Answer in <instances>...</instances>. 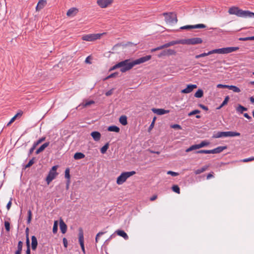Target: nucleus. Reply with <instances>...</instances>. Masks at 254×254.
Listing matches in <instances>:
<instances>
[{"label": "nucleus", "mask_w": 254, "mask_h": 254, "mask_svg": "<svg viewBox=\"0 0 254 254\" xmlns=\"http://www.w3.org/2000/svg\"><path fill=\"white\" fill-rule=\"evenodd\" d=\"M172 190L178 193V194H180V188L178 187V186L177 185H174L173 187H172Z\"/></svg>", "instance_id": "42"}, {"label": "nucleus", "mask_w": 254, "mask_h": 254, "mask_svg": "<svg viewBox=\"0 0 254 254\" xmlns=\"http://www.w3.org/2000/svg\"><path fill=\"white\" fill-rule=\"evenodd\" d=\"M57 175L58 173L56 172L50 171L46 178V181L47 182V184H49L50 183L52 182L56 178Z\"/></svg>", "instance_id": "14"}, {"label": "nucleus", "mask_w": 254, "mask_h": 254, "mask_svg": "<svg viewBox=\"0 0 254 254\" xmlns=\"http://www.w3.org/2000/svg\"><path fill=\"white\" fill-rule=\"evenodd\" d=\"M167 174L171 175V176H174V177L179 175V173H178L177 172H173L171 171H168Z\"/></svg>", "instance_id": "53"}, {"label": "nucleus", "mask_w": 254, "mask_h": 254, "mask_svg": "<svg viewBox=\"0 0 254 254\" xmlns=\"http://www.w3.org/2000/svg\"><path fill=\"white\" fill-rule=\"evenodd\" d=\"M171 127L174 129H181L182 127L178 124H174L171 126Z\"/></svg>", "instance_id": "49"}, {"label": "nucleus", "mask_w": 254, "mask_h": 254, "mask_svg": "<svg viewBox=\"0 0 254 254\" xmlns=\"http://www.w3.org/2000/svg\"><path fill=\"white\" fill-rule=\"evenodd\" d=\"M119 65L120 71L123 73L129 70L134 66L133 61L130 59L119 62Z\"/></svg>", "instance_id": "3"}, {"label": "nucleus", "mask_w": 254, "mask_h": 254, "mask_svg": "<svg viewBox=\"0 0 254 254\" xmlns=\"http://www.w3.org/2000/svg\"><path fill=\"white\" fill-rule=\"evenodd\" d=\"M113 0H97V3L101 8L107 7L111 4Z\"/></svg>", "instance_id": "13"}, {"label": "nucleus", "mask_w": 254, "mask_h": 254, "mask_svg": "<svg viewBox=\"0 0 254 254\" xmlns=\"http://www.w3.org/2000/svg\"><path fill=\"white\" fill-rule=\"evenodd\" d=\"M199 106L204 110L207 111L208 110V107L203 104H199Z\"/></svg>", "instance_id": "62"}, {"label": "nucleus", "mask_w": 254, "mask_h": 254, "mask_svg": "<svg viewBox=\"0 0 254 254\" xmlns=\"http://www.w3.org/2000/svg\"><path fill=\"white\" fill-rule=\"evenodd\" d=\"M119 73L117 72L113 73L111 74H110L109 76H108L105 79H108L111 78H113L116 77L118 75Z\"/></svg>", "instance_id": "45"}, {"label": "nucleus", "mask_w": 254, "mask_h": 254, "mask_svg": "<svg viewBox=\"0 0 254 254\" xmlns=\"http://www.w3.org/2000/svg\"><path fill=\"white\" fill-rule=\"evenodd\" d=\"M254 160V157H249L248 158L244 159L242 160L243 162H248Z\"/></svg>", "instance_id": "51"}, {"label": "nucleus", "mask_w": 254, "mask_h": 254, "mask_svg": "<svg viewBox=\"0 0 254 254\" xmlns=\"http://www.w3.org/2000/svg\"><path fill=\"white\" fill-rule=\"evenodd\" d=\"M94 103L95 102H94V101L90 100V101H87V102H85L84 105V106L87 107V106H89L90 105L94 104Z\"/></svg>", "instance_id": "55"}, {"label": "nucleus", "mask_w": 254, "mask_h": 254, "mask_svg": "<svg viewBox=\"0 0 254 254\" xmlns=\"http://www.w3.org/2000/svg\"><path fill=\"white\" fill-rule=\"evenodd\" d=\"M239 40L240 41H249V40H250V37H245V38H239Z\"/></svg>", "instance_id": "63"}, {"label": "nucleus", "mask_w": 254, "mask_h": 254, "mask_svg": "<svg viewBox=\"0 0 254 254\" xmlns=\"http://www.w3.org/2000/svg\"><path fill=\"white\" fill-rule=\"evenodd\" d=\"M203 95V91L202 89H199L194 94V96L196 98H201Z\"/></svg>", "instance_id": "32"}, {"label": "nucleus", "mask_w": 254, "mask_h": 254, "mask_svg": "<svg viewBox=\"0 0 254 254\" xmlns=\"http://www.w3.org/2000/svg\"><path fill=\"white\" fill-rule=\"evenodd\" d=\"M237 111L240 113H243L244 111H247V108L243 107V106L239 105L236 109Z\"/></svg>", "instance_id": "36"}, {"label": "nucleus", "mask_w": 254, "mask_h": 254, "mask_svg": "<svg viewBox=\"0 0 254 254\" xmlns=\"http://www.w3.org/2000/svg\"><path fill=\"white\" fill-rule=\"evenodd\" d=\"M49 142L44 143L36 151V154H38L40 152H42L46 147L49 145Z\"/></svg>", "instance_id": "23"}, {"label": "nucleus", "mask_w": 254, "mask_h": 254, "mask_svg": "<svg viewBox=\"0 0 254 254\" xmlns=\"http://www.w3.org/2000/svg\"><path fill=\"white\" fill-rule=\"evenodd\" d=\"M241 134L239 132L235 131H225V137L239 136Z\"/></svg>", "instance_id": "19"}, {"label": "nucleus", "mask_w": 254, "mask_h": 254, "mask_svg": "<svg viewBox=\"0 0 254 254\" xmlns=\"http://www.w3.org/2000/svg\"><path fill=\"white\" fill-rule=\"evenodd\" d=\"M4 227L6 230L8 232L10 230V223L8 221L4 222Z\"/></svg>", "instance_id": "48"}, {"label": "nucleus", "mask_w": 254, "mask_h": 254, "mask_svg": "<svg viewBox=\"0 0 254 254\" xmlns=\"http://www.w3.org/2000/svg\"><path fill=\"white\" fill-rule=\"evenodd\" d=\"M103 34H91L83 35L82 37L83 40L86 41H93L100 39Z\"/></svg>", "instance_id": "7"}, {"label": "nucleus", "mask_w": 254, "mask_h": 254, "mask_svg": "<svg viewBox=\"0 0 254 254\" xmlns=\"http://www.w3.org/2000/svg\"><path fill=\"white\" fill-rule=\"evenodd\" d=\"M196 88L197 85L195 84H188L186 88L181 90V92L184 94L190 93Z\"/></svg>", "instance_id": "12"}, {"label": "nucleus", "mask_w": 254, "mask_h": 254, "mask_svg": "<svg viewBox=\"0 0 254 254\" xmlns=\"http://www.w3.org/2000/svg\"><path fill=\"white\" fill-rule=\"evenodd\" d=\"M135 174H136V172L134 171H130V172H125L122 173L117 178V184L119 185L123 184L124 182H126V181L127 180V178L133 176V175H134Z\"/></svg>", "instance_id": "4"}, {"label": "nucleus", "mask_w": 254, "mask_h": 254, "mask_svg": "<svg viewBox=\"0 0 254 254\" xmlns=\"http://www.w3.org/2000/svg\"><path fill=\"white\" fill-rule=\"evenodd\" d=\"M225 137V131H218L214 133L212 137L214 138L224 137Z\"/></svg>", "instance_id": "26"}, {"label": "nucleus", "mask_w": 254, "mask_h": 254, "mask_svg": "<svg viewBox=\"0 0 254 254\" xmlns=\"http://www.w3.org/2000/svg\"><path fill=\"white\" fill-rule=\"evenodd\" d=\"M239 47H226L220 49H217L212 50L211 51H209L207 53H203L199 55H196L195 56V58L196 59H198L200 58L204 57L207 56H209L213 54H226L232 53L233 52L236 51L239 49Z\"/></svg>", "instance_id": "1"}, {"label": "nucleus", "mask_w": 254, "mask_h": 254, "mask_svg": "<svg viewBox=\"0 0 254 254\" xmlns=\"http://www.w3.org/2000/svg\"><path fill=\"white\" fill-rule=\"evenodd\" d=\"M22 115V113H17L14 117H13L11 120H10V121L7 123V126H10L13 122H14V121L16 120V118L18 116H21Z\"/></svg>", "instance_id": "31"}, {"label": "nucleus", "mask_w": 254, "mask_h": 254, "mask_svg": "<svg viewBox=\"0 0 254 254\" xmlns=\"http://www.w3.org/2000/svg\"><path fill=\"white\" fill-rule=\"evenodd\" d=\"M164 48H165V47H164V45H163L157 47V48L152 49L151 50V52H153L156 51L160 50Z\"/></svg>", "instance_id": "43"}, {"label": "nucleus", "mask_w": 254, "mask_h": 254, "mask_svg": "<svg viewBox=\"0 0 254 254\" xmlns=\"http://www.w3.org/2000/svg\"><path fill=\"white\" fill-rule=\"evenodd\" d=\"M196 154H207V150H200L195 152Z\"/></svg>", "instance_id": "52"}, {"label": "nucleus", "mask_w": 254, "mask_h": 254, "mask_svg": "<svg viewBox=\"0 0 254 254\" xmlns=\"http://www.w3.org/2000/svg\"><path fill=\"white\" fill-rule=\"evenodd\" d=\"M23 243L22 241H19L17 245V250L16 252H21L22 250Z\"/></svg>", "instance_id": "39"}, {"label": "nucleus", "mask_w": 254, "mask_h": 254, "mask_svg": "<svg viewBox=\"0 0 254 254\" xmlns=\"http://www.w3.org/2000/svg\"><path fill=\"white\" fill-rule=\"evenodd\" d=\"M228 89H229V90H232L234 92H236V93H239L241 91L239 88H238L237 86H234V85H228Z\"/></svg>", "instance_id": "33"}, {"label": "nucleus", "mask_w": 254, "mask_h": 254, "mask_svg": "<svg viewBox=\"0 0 254 254\" xmlns=\"http://www.w3.org/2000/svg\"><path fill=\"white\" fill-rule=\"evenodd\" d=\"M58 221H55L54 222V226H53V233L56 234V233H57V231H58Z\"/></svg>", "instance_id": "40"}, {"label": "nucleus", "mask_w": 254, "mask_h": 254, "mask_svg": "<svg viewBox=\"0 0 254 254\" xmlns=\"http://www.w3.org/2000/svg\"><path fill=\"white\" fill-rule=\"evenodd\" d=\"M78 10L76 8H71L67 12L66 15L68 16H73L77 13Z\"/></svg>", "instance_id": "24"}, {"label": "nucleus", "mask_w": 254, "mask_h": 254, "mask_svg": "<svg viewBox=\"0 0 254 254\" xmlns=\"http://www.w3.org/2000/svg\"><path fill=\"white\" fill-rule=\"evenodd\" d=\"M202 43V40L200 38H192L186 39H182V44L185 45H196Z\"/></svg>", "instance_id": "6"}, {"label": "nucleus", "mask_w": 254, "mask_h": 254, "mask_svg": "<svg viewBox=\"0 0 254 254\" xmlns=\"http://www.w3.org/2000/svg\"><path fill=\"white\" fill-rule=\"evenodd\" d=\"M152 111L153 113L157 114L159 115H162L166 114H167L169 112V110H166L163 109H155L153 108L152 109Z\"/></svg>", "instance_id": "15"}, {"label": "nucleus", "mask_w": 254, "mask_h": 254, "mask_svg": "<svg viewBox=\"0 0 254 254\" xmlns=\"http://www.w3.org/2000/svg\"><path fill=\"white\" fill-rule=\"evenodd\" d=\"M229 97L228 96H227L225 99L223 101V102L221 104V106H224L225 105H226L229 100Z\"/></svg>", "instance_id": "50"}, {"label": "nucleus", "mask_w": 254, "mask_h": 254, "mask_svg": "<svg viewBox=\"0 0 254 254\" xmlns=\"http://www.w3.org/2000/svg\"><path fill=\"white\" fill-rule=\"evenodd\" d=\"M117 68H119V63H118L115 65L111 67L110 69H109V71H112Z\"/></svg>", "instance_id": "56"}, {"label": "nucleus", "mask_w": 254, "mask_h": 254, "mask_svg": "<svg viewBox=\"0 0 254 254\" xmlns=\"http://www.w3.org/2000/svg\"><path fill=\"white\" fill-rule=\"evenodd\" d=\"M228 13L230 14L236 15L238 17L244 18L254 17V13L249 10H243L236 6L229 8Z\"/></svg>", "instance_id": "2"}, {"label": "nucleus", "mask_w": 254, "mask_h": 254, "mask_svg": "<svg viewBox=\"0 0 254 254\" xmlns=\"http://www.w3.org/2000/svg\"><path fill=\"white\" fill-rule=\"evenodd\" d=\"M60 228L63 234L66 233L67 231V226L62 219H61L60 221Z\"/></svg>", "instance_id": "16"}, {"label": "nucleus", "mask_w": 254, "mask_h": 254, "mask_svg": "<svg viewBox=\"0 0 254 254\" xmlns=\"http://www.w3.org/2000/svg\"><path fill=\"white\" fill-rule=\"evenodd\" d=\"M227 148L226 146H218L214 148L215 154L219 153Z\"/></svg>", "instance_id": "30"}, {"label": "nucleus", "mask_w": 254, "mask_h": 254, "mask_svg": "<svg viewBox=\"0 0 254 254\" xmlns=\"http://www.w3.org/2000/svg\"><path fill=\"white\" fill-rule=\"evenodd\" d=\"M217 87L218 88H228V85H224L221 84H219L217 85Z\"/></svg>", "instance_id": "54"}, {"label": "nucleus", "mask_w": 254, "mask_h": 254, "mask_svg": "<svg viewBox=\"0 0 254 254\" xmlns=\"http://www.w3.org/2000/svg\"><path fill=\"white\" fill-rule=\"evenodd\" d=\"M63 244L64 247L66 248L67 247L68 243L66 239L65 238H63Z\"/></svg>", "instance_id": "60"}, {"label": "nucleus", "mask_w": 254, "mask_h": 254, "mask_svg": "<svg viewBox=\"0 0 254 254\" xmlns=\"http://www.w3.org/2000/svg\"><path fill=\"white\" fill-rule=\"evenodd\" d=\"M31 219H32V212H31V210L29 209L28 211V217H27V222L28 224L30 223Z\"/></svg>", "instance_id": "41"}, {"label": "nucleus", "mask_w": 254, "mask_h": 254, "mask_svg": "<svg viewBox=\"0 0 254 254\" xmlns=\"http://www.w3.org/2000/svg\"><path fill=\"white\" fill-rule=\"evenodd\" d=\"M78 239H79V242L81 248L82 249V251L85 254V250L84 245L83 232L82 229H81V228L79 229Z\"/></svg>", "instance_id": "10"}, {"label": "nucleus", "mask_w": 254, "mask_h": 254, "mask_svg": "<svg viewBox=\"0 0 254 254\" xmlns=\"http://www.w3.org/2000/svg\"><path fill=\"white\" fill-rule=\"evenodd\" d=\"M113 90H114V89L113 88V89L108 91L107 92H106L105 93L106 96H109L113 94Z\"/></svg>", "instance_id": "59"}, {"label": "nucleus", "mask_w": 254, "mask_h": 254, "mask_svg": "<svg viewBox=\"0 0 254 254\" xmlns=\"http://www.w3.org/2000/svg\"><path fill=\"white\" fill-rule=\"evenodd\" d=\"M176 52L173 49H167L162 51L158 55V58H162L165 56H170L171 55H175Z\"/></svg>", "instance_id": "8"}, {"label": "nucleus", "mask_w": 254, "mask_h": 254, "mask_svg": "<svg viewBox=\"0 0 254 254\" xmlns=\"http://www.w3.org/2000/svg\"><path fill=\"white\" fill-rule=\"evenodd\" d=\"M199 149V147H198V144H194V145H192L190 146L189 148L187 149L186 151L187 152H190V151H191L192 150H196V149Z\"/></svg>", "instance_id": "34"}, {"label": "nucleus", "mask_w": 254, "mask_h": 254, "mask_svg": "<svg viewBox=\"0 0 254 254\" xmlns=\"http://www.w3.org/2000/svg\"><path fill=\"white\" fill-rule=\"evenodd\" d=\"M12 198H10L9 202L7 203V204L6 205V208L8 210H9L11 207V204H12Z\"/></svg>", "instance_id": "57"}, {"label": "nucleus", "mask_w": 254, "mask_h": 254, "mask_svg": "<svg viewBox=\"0 0 254 254\" xmlns=\"http://www.w3.org/2000/svg\"><path fill=\"white\" fill-rule=\"evenodd\" d=\"M206 26L203 24H198L194 25H186L180 28L182 30H189L195 28H205Z\"/></svg>", "instance_id": "9"}, {"label": "nucleus", "mask_w": 254, "mask_h": 254, "mask_svg": "<svg viewBox=\"0 0 254 254\" xmlns=\"http://www.w3.org/2000/svg\"><path fill=\"white\" fill-rule=\"evenodd\" d=\"M151 58V56L150 55H147L144 57H141L138 59H136L135 60L133 61L134 63V65L136 64H139L141 63H143L144 62H146L149 60H150Z\"/></svg>", "instance_id": "11"}, {"label": "nucleus", "mask_w": 254, "mask_h": 254, "mask_svg": "<svg viewBox=\"0 0 254 254\" xmlns=\"http://www.w3.org/2000/svg\"><path fill=\"white\" fill-rule=\"evenodd\" d=\"M115 233L118 235L119 236L123 237L125 240H128V236L127 235V234L123 230H117L116 231Z\"/></svg>", "instance_id": "18"}, {"label": "nucleus", "mask_w": 254, "mask_h": 254, "mask_svg": "<svg viewBox=\"0 0 254 254\" xmlns=\"http://www.w3.org/2000/svg\"><path fill=\"white\" fill-rule=\"evenodd\" d=\"M155 119H156V118L155 117L154 118V119L153 120V121L152 122L151 125L149 126V129H151L154 127V122H155Z\"/></svg>", "instance_id": "64"}, {"label": "nucleus", "mask_w": 254, "mask_h": 254, "mask_svg": "<svg viewBox=\"0 0 254 254\" xmlns=\"http://www.w3.org/2000/svg\"><path fill=\"white\" fill-rule=\"evenodd\" d=\"M36 147L34 144H33L32 147L29 150V153H28V155L29 156H30L33 153V152L34 151V150H35Z\"/></svg>", "instance_id": "58"}, {"label": "nucleus", "mask_w": 254, "mask_h": 254, "mask_svg": "<svg viewBox=\"0 0 254 254\" xmlns=\"http://www.w3.org/2000/svg\"><path fill=\"white\" fill-rule=\"evenodd\" d=\"M209 143L206 141H202L199 144H198L199 148L206 146L209 145Z\"/></svg>", "instance_id": "37"}, {"label": "nucleus", "mask_w": 254, "mask_h": 254, "mask_svg": "<svg viewBox=\"0 0 254 254\" xmlns=\"http://www.w3.org/2000/svg\"><path fill=\"white\" fill-rule=\"evenodd\" d=\"M203 172V171L202 170V169L201 168H200V169H198L197 170H196L194 172L195 174L196 175H198V174H201V173Z\"/></svg>", "instance_id": "61"}, {"label": "nucleus", "mask_w": 254, "mask_h": 254, "mask_svg": "<svg viewBox=\"0 0 254 254\" xmlns=\"http://www.w3.org/2000/svg\"><path fill=\"white\" fill-rule=\"evenodd\" d=\"M46 139L45 137H42L40 138L39 139H38L37 141L34 142L33 144L37 147V145H38L40 143L44 141Z\"/></svg>", "instance_id": "38"}, {"label": "nucleus", "mask_w": 254, "mask_h": 254, "mask_svg": "<svg viewBox=\"0 0 254 254\" xmlns=\"http://www.w3.org/2000/svg\"><path fill=\"white\" fill-rule=\"evenodd\" d=\"M106 232H99L97 235H96V238H95V242L96 243H97L98 241V239H99V237L102 235H103V234H104L105 233H106Z\"/></svg>", "instance_id": "46"}, {"label": "nucleus", "mask_w": 254, "mask_h": 254, "mask_svg": "<svg viewBox=\"0 0 254 254\" xmlns=\"http://www.w3.org/2000/svg\"><path fill=\"white\" fill-rule=\"evenodd\" d=\"M31 247L33 250H35L37 248L38 242L36 237L35 236H32L31 237Z\"/></svg>", "instance_id": "22"}, {"label": "nucleus", "mask_w": 254, "mask_h": 254, "mask_svg": "<svg viewBox=\"0 0 254 254\" xmlns=\"http://www.w3.org/2000/svg\"><path fill=\"white\" fill-rule=\"evenodd\" d=\"M120 130V128L116 126H111L108 127V130L109 131L119 132Z\"/></svg>", "instance_id": "28"}, {"label": "nucleus", "mask_w": 254, "mask_h": 254, "mask_svg": "<svg viewBox=\"0 0 254 254\" xmlns=\"http://www.w3.org/2000/svg\"><path fill=\"white\" fill-rule=\"evenodd\" d=\"M165 16V21L170 24H175L177 22L178 19L177 14L175 12H165L163 13Z\"/></svg>", "instance_id": "5"}, {"label": "nucleus", "mask_w": 254, "mask_h": 254, "mask_svg": "<svg viewBox=\"0 0 254 254\" xmlns=\"http://www.w3.org/2000/svg\"><path fill=\"white\" fill-rule=\"evenodd\" d=\"M109 143H106L100 149L101 153L104 154L106 152L107 149L109 148Z\"/></svg>", "instance_id": "35"}, {"label": "nucleus", "mask_w": 254, "mask_h": 254, "mask_svg": "<svg viewBox=\"0 0 254 254\" xmlns=\"http://www.w3.org/2000/svg\"><path fill=\"white\" fill-rule=\"evenodd\" d=\"M200 111L198 110H195L191 112H190V113H189L188 116H191L195 114H199L200 113Z\"/></svg>", "instance_id": "47"}, {"label": "nucleus", "mask_w": 254, "mask_h": 254, "mask_svg": "<svg viewBox=\"0 0 254 254\" xmlns=\"http://www.w3.org/2000/svg\"><path fill=\"white\" fill-rule=\"evenodd\" d=\"M120 123L123 126L127 124V117L126 116H122L119 119Z\"/></svg>", "instance_id": "27"}, {"label": "nucleus", "mask_w": 254, "mask_h": 254, "mask_svg": "<svg viewBox=\"0 0 254 254\" xmlns=\"http://www.w3.org/2000/svg\"><path fill=\"white\" fill-rule=\"evenodd\" d=\"M182 39L179 40H177V41H171L167 43H166L164 45V47L166 48L169 47L170 46H173L176 44H182Z\"/></svg>", "instance_id": "20"}, {"label": "nucleus", "mask_w": 254, "mask_h": 254, "mask_svg": "<svg viewBox=\"0 0 254 254\" xmlns=\"http://www.w3.org/2000/svg\"><path fill=\"white\" fill-rule=\"evenodd\" d=\"M74 159L75 160H79L85 157V155L81 152H76L74 155Z\"/></svg>", "instance_id": "29"}, {"label": "nucleus", "mask_w": 254, "mask_h": 254, "mask_svg": "<svg viewBox=\"0 0 254 254\" xmlns=\"http://www.w3.org/2000/svg\"><path fill=\"white\" fill-rule=\"evenodd\" d=\"M34 159H35V158H34V157L32 159H31L29 161L28 164L25 166V168H28V167H30V166H31L34 163Z\"/></svg>", "instance_id": "44"}, {"label": "nucleus", "mask_w": 254, "mask_h": 254, "mask_svg": "<svg viewBox=\"0 0 254 254\" xmlns=\"http://www.w3.org/2000/svg\"><path fill=\"white\" fill-rule=\"evenodd\" d=\"M46 4V0H39L36 6V10L42 9Z\"/></svg>", "instance_id": "21"}, {"label": "nucleus", "mask_w": 254, "mask_h": 254, "mask_svg": "<svg viewBox=\"0 0 254 254\" xmlns=\"http://www.w3.org/2000/svg\"><path fill=\"white\" fill-rule=\"evenodd\" d=\"M70 170H69V168H66L65 169V175H64V177L66 179H67V182H66V185H67V187H68V186L70 183Z\"/></svg>", "instance_id": "25"}, {"label": "nucleus", "mask_w": 254, "mask_h": 254, "mask_svg": "<svg viewBox=\"0 0 254 254\" xmlns=\"http://www.w3.org/2000/svg\"><path fill=\"white\" fill-rule=\"evenodd\" d=\"M91 135L93 137V139L96 141H99L100 139L101 136V133L97 131L92 132Z\"/></svg>", "instance_id": "17"}]
</instances>
